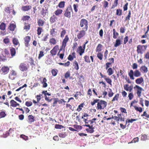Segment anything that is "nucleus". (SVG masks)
<instances>
[{"label": "nucleus", "mask_w": 149, "mask_h": 149, "mask_svg": "<svg viewBox=\"0 0 149 149\" xmlns=\"http://www.w3.org/2000/svg\"><path fill=\"white\" fill-rule=\"evenodd\" d=\"M107 102L104 101L100 100L98 102L96 108L97 110L103 109L106 107Z\"/></svg>", "instance_id": "1"}, {"label": "nucleus", "mask_w": 149, "mask_h": 149, "mask_svg": "<svg viewBox=\"0 0 149 149\" xmlns=\"http://www.w3.org/2000/svg\"><path fill=\"white\" fill-rule=\"evenodd\" d=\"M147 47V45H139L137 47V51L138 53H140L142 54L143 52L146 50Z\"/></svg>", "instance_id": "2"}, {"label": "nucleus", "mask_w": 149, "mask_h": 149, "mask_svg": "<svg viewBox=\"0 0 149 149\" xmlns=\"http://www.w3.org/2000/svg\"><path fill=\"white\" fill-rule=\"evenodd\" d=\"M71 12H72V8L71 7H68L65 11L64 16L70 18L71 17Z\"/></svg>", "instance_id": "3"}, {"label": "nucleus", "mask_w": 149, "mask_h": 149, "mask_svg": "<svg viewBox=\"0 0 149 149\" xmlns=\"http://www.w3.org/2000/svg\"><path fill=\"white\" fill-rule=\"evenodd\" d=\"M28 67V65L24 63H22L19 65V68L21 71L24 72L27 70Z\"/></svg>", "instance_id": "4"}, {"label": "nucleus", "mask_w": 149, "mask_h": 149, "mask_svg": "<svg viewBox=\"0 0 149 149\" xmlns=\"http://www.w3.org/2000/svg\"><path fill=\"white\" fill-rule=\"evenodd\" d=\"M88 21L85 19H82L80 22V26L82 27L85 26V28L86 29V30L88 29Z\"/></svg>", "instance_id": "5"}, {"label": "nucleus", "mask_w": 149, "mask_h": 149, "mask_svg": "<svg viewBox=\"0 0 149 149\" xmlns=\"http://www.w3.org/2000/svg\"><path fill=\"white\" fill-rule=\"evenodd\" d=\"M136 88H137V94L138 97H140L141 96L142 91H143V90L142 88L137 85L134 87V89H135Z\"/></svg>", "instance_id": "6"}, {"label": "nucleus", "mask_w": 149, "mask_h": 149, "mask_svg": "<svg viewBox=\"0 0 149 149\" xmlns=\"http://www.w3.org/2000/svg\"><path fill=\"white\" fill-rule=\"evenodd\" d=\"M2 53V55H3V54H4L5 55H3V56L0 55V59L3 61H5L6 60L5 57L8 54V51L6 49H5Z\"/></svg>", "instance_id": "7"}, {"label": "nucleus", "mask_w": 149, "mask_h": 149, "mask_svg": "<svg viewBox=\"0 0 149 149\" xmlns=\"http://www.w3.org/2000/svg\"><path fill=\"white\" fill-rule=\"evenodd\" d=\"M16 72L15 71L13 70H11L9 74V78L12 80L14 79L16 76Z\"/></svg>", "instance_id": "8"}, {"label": "nucleus", "mask_w": 149, "mask_h": 149, "mask_svg": "<svg viewBox=\"0 0 149 149\" xmlns=\"http://www.w3.org/2000/svg\"><path fill=\"white\" fill-rule=\"evenodd\" d=\"M117 116H116V117H115V120H116L117 121H124V118H123L120 114H117Z\"/></svg>", "instance_id": "9"}, {"label": "nucleus", "mask_w": 149, "mask_h": 149, "mask_svg": "<svg viewBox=\"0 0 149 149\" xmlns=\"http://www.w3.org/2000/svg\"><path fill=\"white\" fill-rule=\"evenodd\" d=\"M58 49V46L56 45L50 51V53L52 56L55 55L56 54L57 50Z\"/></svg>", "instance_id": "10"}, {"label": "nucleus", "mask_w": 149, "mask_h": 149, "mask_svg": "<svg viewBox=\"0 0 149 149\" xmlns=\"http://www.w3.org/2000/svg\"><path fill=\"white\" fill-rule=\"evenodd\" d=\"M68 40L69 38L68 37V36H66L62 42V47H63L64 48H65V46H66V43Z\"/></svg>", "instance_id": "11"}, {"label": "nucleus", "mask_w": 149, "mask_h": 149, "mask_svg": "<svg viewBox=\"0 0 149 149\" xmlns=\"http://www.w3.org/2000/svg\"><path fill=\"white\" fill-rule=\"evenodd\" d=\"M77 52L79 53L80 56H81L84 52V49H83L81 46H80L77 49Z\"/></svg>", "instance_id": "12"}, {"label": "nucleus", "mask_w": 149, "mask_h": 149, "mask_svg": "<svg viewBox=\"0 0 149 149\" xmlns=\"http://www.w3.org/2000/svg\"><path fill=\"white\" fill-rule=\"evenodd\" d=\"M85 34V32L84 30H82L80 31L79 34L77 35V37L79 39L81 38Z\"/></svg>", "instance_id": "13"}, {"label": "nucleus", "mask_w": 149, "mask_h": 149, "mask_svg": "<svg viewBox=\"0 0 149 149\" xmlns=\"http://www.w3.org/2000/svg\"><path fill=\"white\" fill-rule=\"evenodd\" d=\"M128 84H126L124 86V89L127 91H129V92H131L133 89V86H130V87H128Z\"/></svg>", "instance_id": "14"}, {"label": "nucleus", "mask_w": 149, "mask_h": 149, "mask_svg": "<svg viewBox=\"0 0 149 149\" xmlns=\"http://www.w3.org/2000/svg\"><path fill=\"white\" fill-rule=\"evenodd\" d=\"M9 70V68L8 67L3 66L2 67L1 70L4 74H6L8 73Z\"/></svg>", "instance_id": "15"}, {"label": "nucleus", "mask_w": 149, "mask_h": 149, "mask_svg": "<svg viewBox=\"0 0 149 149\" xmlns=\"http://www.w3.org/2000/svg\"><path fill=\"white\" fill-rule=\"evenodd\" d=\"M31 38L30 37L27 36L24 38L25 44L26 46L28 47L29 42Z\"/></svg>", "instance_id": "16"}, {"label": "nucleus", "mask_w": 149, "mask_h": 149, "mask_svg": "<svg viewBox=\"0 0 149 149\" xmlns=\"http://www.w3.org/2000/svg\"><path fill=\"white\" fill-rule=\"evenodd\" d=\"M140 70L143 73H146L148 71V68L145 65H142L141 67Z\"/></svg>", "instance_id": "17"}, {"label": "nucleus", "mask_w": 149, "mask_h": 149, "mask_svg": "<svg viewBox=\"0 0 149 149\" xmlns=\"http://www.w3.org/2000/svg\"><path fill=\"white\" fill-rule=\"evenodd\" d=\"M55 29L52 28L51 29L50 34L52 37H55L57 35V32L55 31Z\"/></svg>", "instance_id": "18"}, {"label": "nucleus", "mask_w": 149, "mask_h": 149, "mask_svg": "<svg viewBox=\"0 0 149 149\" xmlns=\"http://www.w3.org/2000/svg\"><path fill=\"white\" fill-rule=\"evenodd\" d=\"M128 75L131 79L134 80V72L132 70H131L128 73Z\"/></svg>", "instance_id": "19"}, {"label": "nucleus", "mask_w": 149, "mask_h": 149, "mask_svg": "<svg viewBox=\"0 0 149 149\" xmlns=\"http://www.w3.org/2000/svg\"><path fill=\"white\" fill-rule=\"evenodd\" d=\"M10 104L11 106L13 107H16L17 106L19 105V104L17 103L13 100H11L10 101Z\"/></svg>", "instance_id": "20"}, {"label": "nucleus", "mask_w": 149, "mask_h": 149, "mask_svg": "<svg viewBox=\"0 0 149 149\" xmlns=\"http://www.w3.org/2000/svg\"><path fill=\"white\" fill-rule=\"evenodd\" d=\"M135 81L137 84H140L144 82L143 79L142 77H141L136 79Z\"/></svg>", "instance_id": "21"}, {"label": "nucleus", "mask_w": 149, "mask_h": 149, "mask_svg": "<svg viewBox=\"0 0 149 149\" xmlns=\"http://www.w3.org/2000/svg\"><path fill=\"white\" fill-rule=\"evenodd\" d=\"M31 6H22V10L24 11H28L31 9Z\"/></svg>", "instance_id": "22"}, {"label": "nucleus", "mask_w": 149, "mask_h": 149, "mask_svg": "<svg viewBox=\"0 0 149 149\" xmlns=\"http://www.w3.org/2000/svg\"><path fill=\"white\" fill-rule=\"evenodd\" d=\"M141 75V72L137 70H136L134 71V76L136 77H138Z\"/></svg>", "instance_id": "23"}, {"label": "nucleus", "mask_w": 149, "mask_h": 149, "mask_svg": "<svg viewBox=\"0 0 149 149\" xmlns=\"http://www.w3.org/2000/svg\"><path fill=\"white\" fill-rule=\"evenodd\" d=\"M49 42L51 45H55L56 43V41L55 38H52L49 39Z\"/></svg>", "instance_id": "24"}, {"label": "nucleus", "mask_w": 149, "mask_h": 149, "mask_svg": "<svg viewBox=\"0 0 149 149\" xmlns=\"http://www.w3.org/2000/svg\"><path fill=\"white\" fill-rule=\"evenodd\" d=\"M121 44L120 39L118 38L116 40V43L114 44V46L115 47H117L119 46Z\"/></svg>", "instance_id": "25"}, {"label": "nucleus", "mask_w": 149, "mask_h": 149, "mask_svg": "<svg viewBox=\"0 0 149 149\" xmlns=\"http://www.w3.org/2000/svg\"><path fill=\"white\" fill-rule=\"evenodd\" d=\"M63 10L61 9H58L54 12L55 15L57 16H58L62 13Z\"/></svg>", "instance_id": "26"}, {"label": "nucleus", "mask_w": 149, "mask_h": 149, "mask_svg": "<svg viewBox=\"0 0 149 149\" xmlns=\"http://www.w3.org/2000/svg\"><path fill=\"white\" fill-rule=\"evenodd\" d=\"M28 119L29 122L30 123L33 122L35 120L33 116L32 115H29V116H28Z\"/></svg>", "instance_id": "27"}, {"label": "nucleus", "mask_w": 149, "mask_h": 149, "mask_svg": "<svg viewBox=\"0 0 149 149\" xmlns=\"http://www.w3.org/2000/svg\"><path fill=\"white\" fill-rule=\"evenodd\" d=\"M57 17L54 15H53L50 19V21L52 23H54L57 19Z\"/></svg>", "instance_id": "28"}, {"label": "nucleus", "mask_w": 149, "mask_h": 149, "mask_svg": "<svg viewBox=\"0 0 149 149\" xmlns=\"http://www.w3.org/2000/svg\"><path fill=\"white\" fill-rule=\"evenodd\" d=\"M15 25L13 24H10L8 29L11 31H14L15 27Z\"/></svg>", "instance_id": "29"}, {"label": "nucleus", "mask_w": 149, "mask_h": 149, "mask_svg": "<svg viewBox=\"0 0 149 149\" xmlns=\"http://www.w3.org/2000/svg\"><path fill=\"white\" fill-rule=\"evenodd\" d=\"M13 44L15 45H17L18 44L19 45V42L17 38H13Z\"/></svg>", "instance_id": "30"}, {"label": "nucleus", "mask_w": 149, "mask_h": 149, "mask_svg": "<svg viewBox=\"0 0 149 149\" xmlns=\"http://www.w3.org/2000/svg\"><path fill=\"white\" fill-rule=\"evenodd\" d=\"M65 2L64 1H61L58 5V7L60 8H63L64 7Z\"/></svg>", "instance_id": "31"}, {"label": "nucleus", "mask_w": 149, "mask_h": 149, "mask_svg": "<svg viewBox=\"0 0 149 149\" xmlns=\"http://www.w3.org/2000/svg\"><path fill=\"white\" fill-rule=\"evenodd\" d=\"M113 38L114 39H116L117 38V37L118 35L119 34L118 33L116 32L115 29H113Z\"/></svg>", "instance_id": "32"}, {"label": "nucleus", "mask_w": 149, "mask_h": 149, "mask_svg": "<svg viewBox=\"0 0 149 149\" xmlns=\"http://www.w3.org/2000/svg\"><path fill=\"white\" fill-rule=\"evenodd\" d=\"M6 29V24L3 23L2 22L0 25V29L2 30H4Z\"/></svg>", "instance_id": "33"}, {"label": "nucleus", "mask_w": 149, "mask_h": 149, "mask_svg": "<svg viewBox=\"0 0 149 149\" xmlns=\"http://www.w3.org/2000/svg\"><path fill=\"white\" fill-rule=\"evenodd\" d=\"M11 54L12 56H14L16 54L15 50L13 48L10 49Z\"/></svg>", "instance_id": "34"}, {"label": "nucleus", "mask_w": 149, "mask_h": 149, "mask_svg": "<svg viewBox=\"0 0 149 149\" xmlns=\"http://www.w3.org/2000/svg\"><path fill=\"white\" fill-rule=\"evenodd\" d=\"M73 65L74 67V68L76 70H77L79 69L78 64L76 61H75L74 62Z\"/></svg>", "instance_id": "35"}, {"label": "nucleus", "mask_w": 149, "mask_h": 149, "mask_svg": "<svg viewBox=\"0 0 149 149\" xmlns=\"http://www.w3.org/2000/svg\"><path fill=\"white\" fill-rule=\"evenodd\" d=\"M129 13L128 15L126 17L125 19V21H128V22H129V21L130 19V17H131V12L130 10H129Z\"/></svg>", "instance_id": "36"}, {"label": "nucleus", "mask_w": 149, "mask_h": 149, "mask_svg": "<svg viewBox=\"0 0 149 149\" xmlns=\"http://www.w3.org/2000/svg\"><path fill=\"white\" fill-rule=\"evenodd\" d=\"M102 47V45L101 44H99L97 47V48L96 49V51L100 52L101 51V49Z\"/></svg>", "instance_id": "37"}, {"label": "nucleus", "mask_w": 149, "mask_h": 149, "mask_svg": "<svg viewBox=\"0 0 149 149\" xmlns=\"http://www.w3.org/2000/svg\"><path fill=\"white\" fill-rule=\"evenodd\" d=\"M61 29L62 30V31L61 33V38H63L66 33V32L65 30L64 29L62 28Z\"/></svg>", "instance_id": "38"}, {"label": "nucleus", "mask_w": 149, "mask_h": 149, "mask_svg": "<svg viewBox=\"0 0 149 149\" xmlns=\"http://www.w3.org/2000/svg\"><path fill=\"white\" fill-rule=\"evenodd\" d=\"M107 73L109 75H112L113 73V71L112 70V69L111 68H109L107 71Z\"/></svg>", "instance_id": "39"}, {"label": "nucleus", "mask_w": 149, "mask_h": 149, "mask_svg": "<svg viewBox=\"0 0 149 149\" xmlns=\"http://www.w3.org/2000/svg\"><path fill=\"white\" fill-rule=\"evenodd\" d=\"M6 115V114L4 111H2L0 112V118H4Z\"/></svg>", "instance_id": "40"}, {"label": "nucleus", "mask_w": 149, "mask_h": 149, "mask_svg": "<svg viewBox=\"0 0 149 149\" xmlns=\"http://www.w3.org/2000/svg\"><path fill=\"white\" fill-rule=\"evenodd\" d=\"M85 61L86 62L90 63L91 61L88 56L86 55L84 57Z\"/></svg>", "instance_id": "41"}, {"label": "nucleus", "mask_w": 149, "mask_h": 149, "mask_svg": "<svg viewBox=\"0 0 149 149\" xmlns=\"http://www.w3.org/2000/svg\"><path fill=\"white\" fill-rule=\"evenodd\" d=\"M105 79L107 83L111 85H112V81L111 79L108 77H106L105 78Z\"/></svg>", "instance_id": "42"}, {"label": "nucleus", "mask_w": 149, "mask_h": 149, "mask_svg": "<svg viewBox=\"0 0 149 149\" xmlns=\"http://www.w3.org/2000/svg\"><path fill=\"white\" fill-rule=\"evenodd\" d=\"M139 140V139L138 137L135 138H134L131 142L129 143H135L137 142H138Z\"/></svg>", "instance_id": "43"}, {"label": "nucleus", "mask_w": 149, "mask_h": 149, "mask_svg": "<svg viewBox=\"0 0 149 149\" xmlns=\"http://www.w3.org/2000/svg\"><path fill=\"white\" fill-rule=\"evenodd\" d=\"M58 135L60 137L63 138L65 137L67 135L64 132L60 133Z\"/></svg>", "instance_id": "44"}, {"label": "nucleus", "mask_w": 149, "mask_h": 149, "mask_svg": "<svg viewBox=\"0 0 149 149\" xmlns=\"http://www.w3.org/2000/svg\"><path fill=\"white\" fill-rule=\"evenodd\" d=\"M97 57L99 59L101 60H102L103 56V54L101 53H98L97 54Z\"/></svg>", "instance_id": "45"}, {"label": "nucleus", "mask_w": 149, "mask_h": 149, "mask_svg": "<svg viewBox=\"0 0 149 149\" xmlns=\"http://www.w3.org/2000/svg\"><path fill=\"white\" fill-rule=\"evenodd\" d=\"M134 108L136 110L139 111L140 112H141L143 111L142 108L141 107L139 108L137 107L136 106H134Z\"/></svg>", "instance_id": "46"}, {"label": "nucleus", "mask_w": 149, "mask_h": 149, "mask_svg": "<svg viewBox=\"0 0 149 149\" xmlns=\"http://www.w3.org/2000/svg\"><path fill=\"white\" fill-rule=\"evenodd\" d=\"M119 97V94H117L113 98L112 101L113 102L115 100H118V99Z\"/></svg>", "instance_id": "47"}, {"label": "nucleus", "mask_w": 149, "mask_h": 149, "mask_svg": "<svg viewBox=\"0 0 149 149\" xmlns=\"http://www.w3.org/2000/svg\"><path fill=\"white\" fill-rule=\"evenodd\" d=\"M103 7L104 8H106L108 7L109 3L107 1H104L103 3Z\"/></svg>", "instance_id": "48"}, {"label": "nucleus", "mask_w": 149, "mask_h": 149, "mask_svg": "<svg viewBox=\"0 0 149 149\" xmlns=\"http://www.w3.org/2000/svg\"><path fill=\"white\" fill-rule=\"evenodd\" d=\"M38 23L39 26H42L44 24V22L42 19H40Z\"/></svg>", "instance_id": "49"}, {"label": "nucleus", "mask_w": 149, "mask_h": 149, "mask_svg": "<svg viewBox=\"0 0 149 149\" xmlns=\"http://www.w3.org/2000/svg\"><path fill=\"white\" fill-rule=\"evenodd\" d=\"M116 15L120 16L122 14V10L120 9H117L116 10Z\"/></svg>", "instance_id": "50"}, {"label": "nucleus", "mask_w": 149, "mask_h": 149, "mask_svg": "<svg viewBox=\"0 0 149 149\" xmlns=\"http://www.w3.org/2000/svg\"><path fill=\"white\" fill-rule=\"evenodd\" d=\"M44 55V52L41 51L40 52V53L39 54L38 58L40 59Z\"/></svg>", "instance_id": "51"}, {"label": "nucleus", "mask_w": 149, "mask_h": 149, "mask_svg": "<svg viewBox=\"0 0 149 149\" xmlns=\"http://www.w3.org/2000/svg\"><path fill=\"white\" fill-rule=\"evenodd\" d=\"M42 28L41 27H38L37 29V34L39 35H40L42 31Z\"/></svg>", "instance_id": "52"}, {"label": "nucleus", "mask_w": 149, "mask_h": 149, "mask_svg": "<svg viewBox=\"0 0 149 149\" xmlns=\"http://www.w3.org/2000/svg\"><path fill=\"white\" fill-rule=\"evenodd\" d=\"M136 119H127L126 120V123L127 122L128 123H132L133 121H136Z\"/></svg>", "instance_id": "53"}, {"label": "nucleus", "mask_w": 149, "mask_h": 149, "mask_svg": "<svg viewBox=\"0 0 149 149\" xmlns=\"http://www.w3.org/2000/svg\"><path fill=\"white\" fill-rule=\"evenodd\" d=\"M30 26L29 25L25 24V26L24 27V29L26 30H28L30 29Z\"/></svg>", "instance_id": "54"}, {"label": "nucleus", "mask_w": 149, "mask_h": 149, "mask_svg": "<svg viewBox=\"0 0 149 149\" xmlns=\"http://www.w3.org/2000/svg\"><path fill=\"white\" fill-rule=\"evenodd\" d=\"M63 127V126L60 125H55V128L56 129H61Z\"/></svg>", "instance_id": "55"}, {"label": "nucleus", "mask_w": 149, "mask_h": 149, "mask_svg": "<svg viewBox=\"0 0 149 149\" xmlns=\"http://www.w3.org/2000/svg\"><path fill=\"white\" fill-rule=\"evenodd\" d=\"M83 104H81L79 105L78 107V108L77 109V111H79L81 109V108L83 107Z\"/></svg>", "instance_id": "56"}, {"label": "nucleus", "mask_w": 149, "mask_h": 149, "mask_svg": "<svg viewBox=\"0 0 149 149\" xmlns=\"http://www.w3.org/2000/svg\"><path fill=\"white\" fill-rule=\"evenodd\" d=\"M99 101V99H95L93 102L91 103V104L92 105H94L96 103H98V102Z\"/></svg>", "instance_id": "57"}, {"label": "nucleus", "mask_w": 149, "mask_h": 149, "mask_svg": "<svg viewBox=\"0 0 149 149\" xmlns=\"http://www.w3.org/2000/svg\"><path fill=\"white\" fill-rule=\"evenodd\" d=\"M52 75L54 76H56L57 74L56 71L54 69H53L52 70Z\"/></svg>", "instance_id": "58"}, {"label": "nucleus", "mask_w": 149, "mask_h": 149, "mask_svg": "<svg viewBox=\"0 0 149 149\" xmlns=\"http://www.w3.org/2000/svg\"><path fill=\"white\" fill-rule=\"evenodd\" d=\"M141 116H145L147 118H149V114H148L145 111L143 112V114L141 115Z\"/></svg>", "instance_id": "59"}, {"label": "nucleus", "mask_w": 149, "mask_h": 149, "mask_svg": "<svg viewBox=\"0 0 149 149\" xmlns=\"http://www.w3.org/2000/svg\"><path fill=\"white\" fill-rule=\"evenodd\" d=\"M147 139V136L146 135H143L142 136L141 140L143 141H145Z\"/></svg>", "instance_id": "60"}, {"label": "nucleus", "mask_w": 149, "mask_h": 149, "mask_svg": "<svg viewBox=\"0 0 149 149\" xmlns=\"http://www.w3.org/2000/svg\"><path fill=\"white\" fill-rule=\"evenodd\" d=\"M70 77V73L69 72H67L65 74V78L67 79Z\"/></svg>", "instance_id": "61"}, {"label": "nucleus", "mask_w": 149, "mask_h": 149, "mask_svg": "<svg viewBox=\"0 0 149 149\" xmlns=\"http://www.w3.org/2000/svg\"><path fill=\"white\" fill-rule=\"evenodd\" d=\"M134 96L132 93H130L128 95V97L130 100H131L133 98Z\"/></svg>", "instance_id": "62"}, {"label": "nucleus", "mask_w": 149, "mask_h": 149, "mask_svg": "<svg viewBox=\"0 0 149 149\" xmlns=\"http://www.w3.org/2000/svg\"><path fill=\"white\" fill-rule=\"evenodd\" d=\"M25 104L27 107H30L32 105V103L31 102H26Z\"/></svg>", "instance_id": "63"}, {"label": "nucleus", "mask_w": 149, "mask_h": 149, "mask_svg": "<svg viewBox=\"0 0 149 149\" xmlns=\"http://www.w3.org/2000/svg\"><path fill=\"white\" fill-rule=\"evenodd\" d=\"M74 9V11L76 12H77L78 11V10L77 9V8H78V6L75 4H74L73 6Z\"/></svg>", "instance_id": "64"}]
</instances>
